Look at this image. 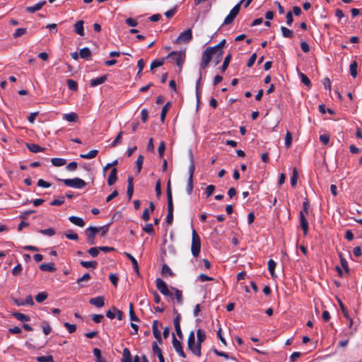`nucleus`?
<instances>
[{
  "label": "nucleus",
  "mask_w": 362,
  "mask_h": 362,
  "mask_svg": "<svg viewBox=\"0 0 362 362\" xmlns=\"http://www.w3.org/2000/svg\"><path fill=\"white\" fill-rule=\"evenodd\" d=\"M134 194V178L132 176H129L127 179V195L129 200L132 199Z\"/></svg>",
  "instance_id": "dca6fc26"
},
{
  "label": "nucleus",
  "mask_w": 362,
  "mask_h": 362,
  "mask_svg": "<svg viewBox=\"0 0 362 362\" xmlns=\"http://www.w3.org/2000/svg\"><path fill=\"white\" fill-rule=\"evenodd\" d=\"M185 58V54L182 52L173 51L168 54L165 59L175 62L178 67L182 68Z\"/></svg>",
  "instance_id": "7ed1b4c3"
},
{
  "label": "nucleus",
  "mask_w": 362,
  "mask_h": 362,
  "mask_svg": "<svg viewBox=\"0 0 362 362\" xmlns=\"http://www.w3.org/2000/svg\"><path fill=\"white\" fill-rule=\"evenodd\" d=\"M59 182H62L66 186L76 189H82L86 185V182L78 177L73 179H60L57 178Z\"/></svg>",
  "instance_id": "f257e3e1"
},
{
  "label": "nucleus",
  "mask_w": 362,
  "mask_h": 362,
  "mask_svg": "<svg viewBox=\"0 0 362 362\" xmlns=\"http://www.w3.org/2000/svg\"><path fill=\"white\" fill-rule=\"evenodd\" d=\"M171 105H172L171 103L168 102L163 107L161 113H160V121L162 122H163L165 121L166 114H167L168 111L169 110V109L170 108Z\"/></svg>",
  "instance_id": "2f4dec72"
},
{
  "label": "nucleus",
  "mask_w": 362,
  "mask_h": 362,
  "mask_svg": "<svg viewBox=\"0 0 362 362\" xmlns=\"http://www.w3.org/2000/svg\"><path fill=\"white\" fill-rule=\"evenodd\" d=\"M171 289L175 291V297L177 300V303L179 305H182L183 303V297H182V291H180L176 288H174V287H171Z\"/></svg>",
  "instance_id": "7c9ffc66"
},
{
  "label": "nucleus",
  "mask_w": 362,
  "mask_h": 362,
  "mask_svg": "<svg viewBox=\"0 0 362 362\" xmlns=\"http://www.w3.org/2000/svg\"><path fill=\"white\" fill-rule=\"evenodd\" d=\"M173 346L175 350V351L178 354V355L185 358H186V354L183 351L182 346L181 342L175 337V335L173 334Z\"/></svg>",
  "instance_id": "9b49d317"
},
{
  "label": "nucleus",
  "mask_w": 362,
  "mask_h": 362,
  "mask_svg": "<svg viewBox=\"0 0 362 362\" xmlns=\"http://www.w3.org/2000/svg\"><path fill=\"white\" fill-rule=\"evenodd\" d=\"M161 274L164 276H166L167 275H169L170 276H174V273L172 272L170 268L166 264H163L162 269H161Z\"/></svg>",
  "instance_id": "37998d69"
},
{
  "label": "nucleus",
  "mask_w": 362,
  "mask_h": 362,
  "mask_svg": "<svg viewBox=\"0 0 362 362\" xmlns=\"http://www.w3.org/2000/svg\"><path fill=\"white\" fill-rule=\"evenodd\" d=\"M132 362H149L146 356L143 355L141 358H140L139 356H135L134 358V360Z\"/></svg>",
  "instance_id": "774afa93"
},
{
  "label": "nucleus",
  "mask_w": 362,
  "mask_h": 362,
  "mask_svg": "<svg viewBox=\"0 0 362 362\" xmlns=\"http://www.w3.org/2000/svg\"><path fill=\"white\" fill-rule=\"evenodd\" d=\"M339 257L340 258V263L342 268L345 270L346 273H349V264L348 262L346 260V259L343 257V255L341 252L339 253Z\"/></svg>",
  "instance_id": "c9c22d12"
},
{
  "label": "nucleus",
  "mask_w": 362,
  "mask_h": 362,
  "mask_svg": "<svg viewBox=\"0 0 362 362\" xmlns=\"http://www.w3.org/2000/svg\"><path fill=\"white\" fill-rule=\"evenodd\" d=\"M88 253L92 256L93 257H95L98 255L99 254V249H98V247H90L88 250Z\"/></svg>",
  "instance_id": "338daca9"
},
{
  "label": "nucleus",
  "mask_w": 362,
  "mask_h": 362,
  "mask_svg": "<svg viewBox=\"0 0 362 362\" xmlns=\"http://www.w3.org/2000/svg\"><path fill=\"white\" fill-rule=\"evenodd\" d=\"M107 75H103L100 77L93 78L90 80V85L92 87L97 86L105 83L107 81Z\"/></svg>",
  "instance_id": "4be33fe9"
},
{
  "label": "nucleus",
  "mask_w": 362,
  "mask_h": 362,
  "mask_svg": "<svg viewBox=\"0 0 362 362\" xmlns=\"http://www.w3.org/2000/svg\"><path fill=\"white\" fill-rule=\"evenodd\" d=\"M213 48L207 47L202 53V60L199 64L200 70L205 69L209 64L213 57Z\"/></svg>",
  "instance_id": "20e7f679"
},
{
  "label": "nucleus",
  "mask_w": 362,
  "mask_h": 362,
  "mask_svg": "<svg viewBox=\"0 0 362 362\" xmlns=\"http://www.w3.org/2000/svg\"><path fill=\"white\" fill-rule=\"evenodd\" d=\"M173 313L176 314V316L175 317V318L173 320V324H174L176 334L180 339H182L183 334L182 332L181 327H180L181 315L180 313H178L177 310L175 308L173 309Z\"/></svg>",
  "instance_id": "1a4fd4ad"
},
{
  "label": "nucleus",
  "mask_w": 362,
  "mask_h": 362,
  "mask_svg": "<svg viewBox=\"0 0 362 362\" xmlns=\"http://www.w3.org/2000/svg\"><path fill=\"white\" fill-rule=\"evenodd\" d=\"M298 178V172H297V170L295 168L293 170V175L291 177V185L292 187H296V185L297 184Z\"/></svg>",
  "instance_id": "603ef678"
},
{
  "label": "nucleus",
  "mask_w": 362,
  "mask_h": 362,
  "mask_svg": "<svg viewBox=\"0 0 362 362\" xmlns=\"http://www.w3.org/2000/svg\"><path fill=\"white\" fill-rule=\"evenodd\" d=\"M281 30L282 35L284 37H288V38H293L294 37L293 30H291L284 26H281Z\"/></svg>",
  "instance_id": "79ce46f5"
},
{
  "label": "nucleus",
  "mask_w": 362,
  "mask_h": 362,
  "mask_svg": "<svg viewBox=\"0 0 362 362\" xmlns=\"http://www.w3.org/2000/svg\"><path fill=\"white\" fill-rule=\"evenodd\" d=\"M41 271L53 272L56 270L54 263H44L39 267Z\"/></svg>",
  "instance_id": "393cba45"
},
{
  "label": "nucleus",
  "mask_w": 362,
  "mask_h": 362,
  "mask_svg": "<svg viewBox=\"0 0 362 362\" xmlns=\"http://www.w3.org/2000/svg\"><path fill=\"white\" fill-rule=\"evenodd\" d=\"M292 134L290 132H287L285 137V146L286 148H289L292 143Z\"/></svg>",
  "instance_id": "4d7b16f0"
},
{
  "label": "nucleus",
  "mask_w": 362,
  "mask_h": 362,
  "mask_svg": "<svg viewBox=\"0 0 362 362\" xmlns=\"http://www.w3.org/2000/svg\"><path fill=\"white\" fill-rule=\"evenodd\" d=\"M64 326L67 329L68 332L70 334H72L76 330V325L74 324H70L69 322H64Z\"/></svg>",
  "instance_id": "13d9d810"
},
{
  "label": "nucleus",
  "mask_w": 362,
  "mask_h": 362,
  "mask_svg": "<svg viewBox=\"0 0 362 362\" xmlns=\"http://www.w3.org/2000/svg\"><path fill=\"white\" fill-rule=\"evenodd\" d=\"M47 294L46 292H40L35 296V300L37 303H42L47 298Z\"/></svg>",
  "instance_id": "8fccbe9b"
},
{
  "label": "nucleus",
  "mask_w": 362,
  "mask_h": 362,
  "mask_svg": "<svg viewBox=\"0 0 362 362\" xmlns=\"http://www.w3.org/2000/svg\"><path fill=\"white\" fill-rule=\"evenodd\" d=\"M195 336H194V332L192 331L189 336L187 339V348L189 350H190L194 354V349H195Z\"/></svg>",
  "instance_id": "2eb2a0df"
},
{
  "label": "nucleus",
  "mask_w": 362,
  "mask_h": 362,
  "mask_svg": "<svg viewBox=\"0 0 362 362\" xmlns=\"http://www.w3.org/2000/svg\"><path fill=\"white\" fill-rule=\"evenodd\" d=\"M36 360L38 362H54L53 357L51 355L37 356Z\"/></svg>",
  "instance_id": "49530a36"
},
{
  "label": "nucleus",
  "mask_w": 362,
  "mask_h": 362,
  "mask_svg": "<svg viewBox=\"0 0 362 362\" xmlns=\"http://www.w3.org/2000/svg\"><path fill=\"white\" fill-rule=\"evenodd\" d=\"M98 233H99V229H98L97 227L90 226L86 229L85 233L87 236V242L90 245H94L95 243V238Z\"/></svg>",
  "instance_id": "6e6552de"
},
{
  "label": "nucleus",
  "mask_w": 362,
  "mask_h": 362,
  "mask_svg": "<svg viewBox=\"0 0 362 362\" xmlns=\"http://www.w3.org/2000/svg\"><path fill=\"white\" fill-rule=\"evenodd\" d=\"M129 317L132 321H136L139 322V317L135 315L134 309H133V304L131 303L129 304Z\"/></svg>",
  "instance_id": "6e6d98bb"
},
{
  "label": "nucleus",
  "mask_w": 362,
  "mask_h": 362,
  "mask_svg": "<svg viewBox=\"0 0 362 362\" xmlns=\"http://www.w3.org/2000/svg\"><path fill=\"white\" fill-rule=\"evenodd\" d=\"M121 362H132V354L128 348H124Z\"/></svg>",
  "instance_id": "c85d7f7f"
},
{
  "label": "nucleus",
  "mask_w": 362,
  "mask_h": 362,
  "mask_svg": "<svg viewBox=\"0 0 362 362\" xmlns=\"http://www.w3.org/2000/svg\"><path fill=\"white\" fill-rule=\"evenodd\" d=\"M166 223L169 225L172 224L173 221V202H168V214L166 216Z\"/></svg>",
  "instance_id": "f3484780"
},
{
  "label": "nucleus",
  "mask_w": 362,
  "mask_h": 362,
  "mask_svg": "<svg viewBox=\"0 0 362 362\" xmlns=\"http://www.w3.org/2000/svg\"><path fill=\"white\" fill-rule=\"evenodd\" d=\"M117 168H112L110 173L107 178V185L109 186H112L116 182L117 180Z\"/></svg>",
  "instance_id": "6ab92c4d"
},
{
  "label": "nucleus",
  "mask_w": 362,
  "mask_h": 362,
  "mask_svg": "<svg viewBox=\"0 0 362 362\" xmlns=\"http://www.w3.org/2000/svg\"><path fill=\"white\" fill-rule=\"evenodd\" d=\"M143 162H144V156L142 155H139L136 161L137 174H139L141 173V170L142 169Z\"/></svg>",
  "instance_id": "a18cd8bd"
},
{
  "label": "nucleus",
  "mask_w": 362,
  "mask_h": 362,
  "mask_svg": "<svg viewBox=\"0 0 362 362\" xmlns=\"http://www.w3.org/2000/svg\"><path fill=\"white\" fill-rule=\"evenodd\" d=\"M52 164L56 167H61L66 164V160L64 158H54L51 160Z\"/></svg>",
  "instance_id": "f704fd0d"
},
{
  "label": "nucleus",
  "mask_w": 362,
  "mask_h": 362,
  "mask_svg": "<svg viewBox=\"0 0 362 362\" xmlns=\"http://www.w3.org/2000/svg\"><path fill=\"white\" fill-rule=\"evenodd\" d=\"M12 315L16 318L18 320L21 322H28L30 320V318L28 315H25L23 313L15 312L12 314Z\"/></svg>",
  "instance_id": "c756f323"
},
{
  "label": "nucleus",
  "mask_w": 362,
  "mask_h": 362,
  "mask_svg": "<svg viewBox=\"0 0 362 362\" xmlns=\"http://www.w3.org/2000/svg\"><path fill=\"white\" fill-rule=\"evenodd\" d=\"M39 233L45 235L52 236L55 234V230L52 228H49L47 229H41L39 230Z\"/></svg>",
  "instance_id": "3c124183"
},
{
  "label": "nucleus",
  "mask_w": 362,
  "mask_h": 362,
  "mask_svg": "<svg viewBox=\"0 0 362 362\" xmlns=\"http://www.w3.org/2000/svg\"><path fill=\"white\" fill-rule=\"evenodd\" d=\"M192 39V32L190 28L182 32L175 40L176 43H188Z\"/></svg>",
  "instance_id": "9d476101"
},
{
  "label": "nucleus",
  "mask_w": 362,
  "mask_h": 362,
  "mask_svg": "<svg viewBox=\"0 0 362 362\" xmlns=\"http://www.w3.org/2000/svg\"><path fill=\"white\" fill-rule=\"evenodd\" d=\"M78 118V117L77 114L75 112L64 114L63 115V119H64L66 121L70 122H76Z\"/></svg>",
  "instance_id": "473e14b6"
},
{
  "label": "nucleus",
  "mask_w": 362,
  "mask_h": 362,
  "mask_svg": "<svg viewBox=\"0 0 362 362\" xmlns=\"http://www.w3.org/2000/svg\"><path fill=\"white\" fill-rule=\"evenodd\" d=\"M26 147L33 153H38L45 151V148L36 144L26 143Z\"/></svg>",
  "instance_id": "5701e85b"
},
{
  "label": "nucleus",
  "mask_w": 362,
  "mask_h": 362,
  "mask_svg": "<svg viewBox=\"0 0 362 362\" xmlns=\"http://www.w3.org/2000/svg\"><path fill=\"white\" fill-rule=\"evenodd\" d=\"M66 84L68 86V88L71 90H76L78 88L77 83L72 79H67Z\"/></svg>",
  "instance_id": "864d4df0"
},
{
  "label": "nucleus",
  "mask_w": 362,
  "mask_h": 362,
  "mask_svg": "<svg viewBox=\"0 0 362 362\" xmlns=\"http://www.w3.org/2000/svg\"><path fill=\"white\" fill-rule=\"evenodd\" d=\"M223 55V51L217 50V51H214L213 52L212 59L214 60L215 65L218 64L221 62Z\"/></svg>",
  "instance_id": "bb28decb"
},
{
  "label": "nucleus",
  "mask_w": 362,
  "mask_h": 362,
  "mask_svg": "<svg viewBox=\"0 0 362 362\" xmlns=\"http://www.w3.org/2000/svg\"><path fill=\"white\" fill-rule=\"evenodd\" d=\"M165 58L156 59L153 60L151 64V69L153 70L155 68L161 66L165 62Z\"/></svg>",
  "instance_id": "a19ab883"
},
{
  "label": "nucleus",
  "mask_w": 362,
  "mask_h": 362,
  "mask_svg": "<svg viewBox=\"0 0 362 362\" xmlns=\"http://www.w3.org/2000/svg\"><path fill=\"white\" fill-rule=\"evenodd\" d=\"M91 305L96 306L97 308H102L105 305V298L103 296H97L92 298L89 300Z\"/></svg>",
  "instance_id": "a211bd4d"
},
{
  "label": "nucleus",
  "mask_w": 362,
  "mask_h": 362,
  "mask_svg": "<svg viewBox=\"0 0 362 362\" xmlns=\"http://www.w3.org/2000/svg\"><path fill=\"white\" fill-rule=\"evenodd\" d=\"M197 341L195 346L194 349V355L197 356H200L202 354L201 349H202V343L204 342L206 339V334L205 332L202 329H199L197 332Z\"/></svg>",
  "instance_id": "423d86ee"
},
{
  "label": "nucleus",
  "mask_w": 362,
  "mask_h": 362,
  "mask_svg": "<svg viewBox=\"0 0 362 362\" xmlns=\"http://www.w3.org/2000/svg\"><path fill=\"white\" fill-rule=\"evenodd\" d=\"M144 231L149 235H152L154 233V229L151 223H147L143 228Z\"/></svg>",
  "instance_id": "69168bd1"
},
{
  "label": "nucleus",
  "mask_w": 362,
  "mask_h": 362,
  "mask_svg": "<svg viewBox=\"0 0 362 362\" xmlns=\"http://www.w3.org/2000/svg\"><path fill=\"white\" fill-rule=\"evenodd\" d=\"M80 264L84 268L95 269L98 266V262L96 261H81Z\"/></svg>",
  "instance_id": "72a5a7b5"
},
{
  "label": "nucleus",
  "mask_w": 362,
  "mask_h": 362,
  "mask_svg": "<svg viewBox=\"0 0 362 362\" xmlns=\"http://www.w3.org/2000/svg\"><path fill=\"white\" fill-rule=\"evenodd\" d=\"M241 4L242 1H240L230 10L229 14L225 18L223 25H229L234 21L240 12Z\"/></svg>",
  "instance_id": "39448f33"
},
{
  "label": "nucleus",
  "mask_w": 362,
  "mask_h": 362,
  "mask_svg": "<svg viewBox=\"0 0 362 362\" xmlns=\"http://www.w3.org/2000/svg\"><path fill=\"white\" fill-rule=\"evenodd\" d=\"M42 327L43 332L45 335H48L52 331V328H51L50 325L47 322H42Z\"/></svg>",
  "instance_id": "052dcab7"
},
{
  "label": "nucleus",
  "mask_w": 362,
  "mask_h": 362,
  "mask_svg": "<svg viewBox=\"0 0 362 362\" xmlns=\"http://www.w3.org/2000/svg\"><path fill=\"white\" fill-rule=\"evenodd\" d=\"M93 352L96 357V362H106L105 359L102 356L101 351L99 349L94 348Z\"/></svg>",
  "instance_id": "ea45409f"
},
{
  "label": "nucleus",
  "mask_w": 362,
  "mask_h": 362,
  "mask_svg": "<svg viewBox=\"0 0 362 362\" xmlns=\"http://www.w3.org/2000/svg\"><path fill=\"white\" fill-rule=\"evenodd\" d=\"M299 77L300 78V81L305 84V86H310L311 85V82H310V80L309 79V78L305 75L303 73H301L300 72L299 73Z\"/></svg>",
  "instance_id": "de8ad7c7"
},
{
  "label": "nucleus",
  "mask_w": 362,
  "mask_h": 362,
  "mask_svg": "<svg viewBox=\"0 0 362 362\" xmlns=\"http://www.w3.org/2000/svg\"><path fill=\"white\" fill-rule=\"evenodd\" d=\"M69 220L73 224L78 226L79 227H83L85 226V221H83V219L82 218L71 216L69 218Z\"/></svg>",
  "instance_id": "b1692460"
},
{
  "label": "nucleus",
  "mask_w": 362,
  "mask_h": 362,
  "mask_svg": "<svg viewBox=\"0 0 362 362\" xmlns=\"http://www.w3.org/2000/svg\"><path fill=\"white\" fill-rule=\"evenodd\" d=\"M186 190L188 194H192L193 190V177H188Z\"/></svg>",
  "instance_id": "bf43d9fd"
},
{
  "label": "nucleus",
  "mask_w": 362,
  "mask_h": 362,
  "mask_svg": "<svg viewBox=\"0 0 362 362\" xmlns=\"http://www.w3.org/2000/svg\"><path fill=\"white\" fill-rule=\"evenodd\" d=\"M45 1H39L38 3L32 6L26 7L25 11L28 13H33L35 11L40 10L42 8V6L45 5Z\"/></svg>",
  "instance_id": "aec40b11"
},
{
  "label": "nucleus",
  "mask_w": 362,
  "mask_h": 362,
  "mask_svg": "<svg viewBox=\"0 0 362 362\" xmlns=\"http://www.w3.org/2000/svg\"><path fill=\"white\" fill-rule=\"evenodd\" d=\"M124 255L131 261V264H132L134 270L139 276V264H138L136 259L130 253L125 252H124Z\"/></svg>",
  "instance_id": "412c9836"
},
{
  "label": "nucleus",
  "mask_w": 362,
  "mask_h": 362,
  "mask_svg": "<svg viewBox=\"0 0 362 362\" xmlns=\"http://www.w3.org/2000/svg\"><path fill=\"white\" fill-rule=\"evenodd\" d=\"M158 324H159V322L158 320H154L153 322L152 331H153V336L156 339L158 342L159 344H161L163 342V340H162V337H161L160 331L158 329Z\"/></svg>",
  "instance_id": "ddd939ff"
},
{
  "label": "nucleus",
  "mask_w": 362,
  "mask_h": 362,
  "mask_svg": "<svg viewBox=\"0 0 362 362\" xmlns=\"http://www.w3.org/2000/svg\"><path fill=\"white\" fill-rule=\"evenodd\" d=\"M231 59H232V54L230 53H228L226 56V57L224 59V61H223V64H222V66L221 67V70L222 72H224L227 69Z\"/></svg>",
  "instance_id": "e433bc0d"
},
{
  "label": "nucleus",
  "mask_w": 362,
  "mask_h": 362,
  "mask_svg": "<svg viewBox=\"0 0 362 362\" xmlns=\"http://www.w3.org/2000/svg\"><path fill=\"white\" fill-rule=\"evenodd\" d=\"M166 193H167V201H168V202H173V194H172V191H171V185H170V180H168V182L167 183Z\"/></svg>",
  "instance_id": "5fc2aeb1"
},
{
  "label": "nucleus",
  "mask_w": 362,
  "mask_h": 362,
  "mask_svg": "<svg viewBox=\"0 0 362 362\" xmlns=\"http://www.w3.org/2000/svg\"><path fill=\"white\" fill-rule=\"evenodd\" d=\"M23 267L21 264H18L13 269H12V274L14 276H18L21 272H22Z\"/></svg>",
  "instance_id": "0e129e2a"
},
{
  "label": "nucleus",
  "mask_w": 362,
  "mask_h": 362,
  "mask_svg": "<svg viewBox=\"0 0 362 362\" xmlns=\"http://www.w3.org/2000/svg\"><path fill=\"white\" fill-rule=\"evenodd\" d=\"M189 160H190V165L189 167V177H193L194 170H195V165H194V161L193 153L191 151H189Z\"/></svg>",
  "instance_id": "cd10ccee"
},
{
  "label": "nucleus",
  "mask_w": 362,
  "mask_h": 362,
  "mask_svg": "<svg viewBox=\"0 0 362 362\" xmlns=\"http://www.w3.org/2000/svg\"><path fill=\"white\" fill-rule=\"evenodd\" d=\"M98 151L95 149V150L90 151L87 153L81 154L80 157L82 158H84V159H91V158H95L98 155Z\"/></svg>",
  "instance_id": "58836bf2"
},
{
  "label": "nucleus",
  "mask_w": 362,
  "mask_h": 362,
  "mask_svg": "<svg viewBox=\"0 0 362 362\" xmlns=\"http://www.w3.org/2000/svg\"><path fill=\"white\" fill-rule=\"evenodd\" d=\"M80 57L85 59L89 60L91 58V52L88 47H83L80 50Z\"/></svg>",
  "instance_id": "a878e982"
},
{
  "label": "nucleus",
  "mask_w": 362,
  "mask_h": 362,
  "mask_svg": "<svg viewBox=\"0 0 362 362\" xmlns=\"http://www.w3.org/2000/svg\"><path fill=\"white\" fill-rule=\"evenodd\" d=\"M84 22L82 20L78 21L74 25V31L80 36H84Z\"/></svg>",
  "instance_id": "4468645a"
},
{
  "label": "nucleus",
  "mask_w": 362,
  "mask_h": 362,
  "mask_svg": "<svg viewBox=\"0 0 362 362\" xmlns=\"http://www.w3.org/2000/svg\"><path fill=\"white\" fill-rule=\"evenodd\" d=\"M26 32H27V30L25 28H18L16 30L15 33H13V37L18 38V37L22 36L23 35L25 34Z\"/></svg>",
  "instance_id": "680f3d73"
},
{
  "label": "nucleus",
  "mask_w": 362,
  "mask_h": 362,
  "mask_svg": "<svg viewBox=\"0 0 362 362\" xmlns=\"http://www.w3.org/2000/svg\"><path fill=\"white\" fill-rule=\"evenodd\" d=\"M357 67H358V64L356 61H354L351 63L350 67H349L350 74L354 78H356L357 76Z\"/></svg>",
  "instance_id": "c03bdc74"
},
{
  "label": "nucleus",
  "mask_w": 362,
  "mask_h": 362,
  "mask_svg": "<svg viewBox=\"0 0 362 362\" xmlns=\"http://www.w3.org/2000/svg\"><path fill=\"white\" fill-rule=\"evenodd\" d=\"M306 215L303 211H300V227L303 230V235H306L309 229L308 222L306 218Z\"/></svg>",
  "instance_id": "f8f14e48"
},
{
  "label": "nucleus",
  "mask_w": 362,
  "mask_h": 362,
  "mask_svg": "<svg viewBox=\"0 0 362 362\" xmlns=\"http://www.w3.org/2000/svg\"><path fill=\"white\" fill-rule=\"evenodd\" d=\"M124 132L122 131L119 132V134L115 137V140L112 142V144L110 145L111 148H114L116 146L121 144L122 141V136L123 135Z\"/></svg>",
  "instance_id": "4c0bfd02"
},
{
  "label": "nucleus",
  "mask_w": 362,
  "mask_h": 362,
  "mask_svg": "<svg viewBox=\"0 0 362 362\" xmlns=\"http://www.w3.org/2000/svg\"><path fill=\"white\" fill-rule=\"evenodd\" d=\"M156 286L157 288L159 290V291L163 295L170 297L172 299L173 298V293L169 291V289L168 288L167 284H165V282L163 280H162L160 278H158L156 280Z\"/></svg>",
  "instance_id": "0eeeda50"
},
{
  "label": "nucleus",
  "mask_w": 362,
  "mask_h": 362,
  "mask_svg": "<svg viewBox=\"0 0 362 362\" xmlns=\"http://www.w3.org/2000/svg\"><path fill=\"white\" fill-rule=\"evenodd\" d=\"M90 279V275L88 273L84 274L81 278H79L77 280V284L83 287V285L81 284L83 281H87Z\"/></svg>",
  "instance_id": "e2e57ef3"
},
{
  "label": "nucleus",
  "mask_w": 362,
  "mask_h": 362,
  "mask_svg": "<svg viewBox=\"0 0 362 362\" xmlns=\"http://www.w3.org/2000/svg\"><path fill=\"white\" fill-rule=\"evenodd\" d=\"M192 245H191V251L192 254L194 257H197L199 256L200 253L201 249V240L199 235L197 233V231L193 229L192 234Z\"/></svg>",
  "instance_id": "f03ea898"
},
{
  "label": "nucleus",
  "mask_w": 362,
  "mask_h": 362,
  "mask_svg": "<svg viewBox=\"0 0 362 362\" xmlns=\"http://www.w3.org/2000/svg\"><path fill=\"white\" fill-rule=\"evenodd\" d=\"M338 302H339V305L341 310L344 317L346 319H349V315L347 308L345 307V305H344V303L341 302V300L339 299Z\"/></svg>",
  "instance_id": "09e8293b"
}]
</instances>
